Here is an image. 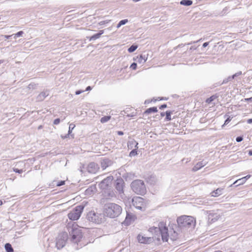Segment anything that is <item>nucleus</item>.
<instances>
[{
    "label": "nucleus",
    "instance_id": "nucleus-27",
    "mask_svg": "<svg viewBox=\"0 0 252 252\" xmlns=\"http://www.w3.org/2000/svg\"><path fill=\"white\" fill-rule=\"evenodd\" d=\"M202 167V165H201V163H200V162H198L192 168V171L194 172L197 171Z\"/></svg>",
    "mask_w": 252,
    "mask_h": 252
},
{
    "label": "nucleus",
    "instance_id": "nucleus-20",
    "mask_svg": "<svg viewBox=\"0 0 252 252\" xmlns=\"http://www.w3.org/2000/svg\"><path fill=\"white\" fill-rule=\"evenodd\" d=\"M245 183V179H243L242 178L239 179L235 181L232 185L230 186L232 187L233 185H235V187H237L239 185H241L244 184Z\"/></svg>",
    "mask_w": 252,
    "mask_h": 252
},
{
    "label": "nucleus",
    "instance_id": "nucleus-19",
    "mask_svg": "<svg viewBox=\"0 0 252 252\" xmlns=\"http://www.w3.org/2000/svg\"><path fill=\"white\" fill-rule=\"evenodd\" d=\"M222 189L218 188L211 192V195L214 197L218 196L222 194Z\"/></svg>",
    "mask_w": 252,
    "mask_h": 252
},
{
    "label": "nucleus",
    "instance_id": "nucleus-17",
    "mask_svg": "<svg viewBox=\"0 0 252 252\" xmlns=\"http://www.w3.org/2000/svg\"><path fill=\"white\" fill-rule=\"evenodd\" d=\"M103 33H104L103 30L99 31L98 33L94 34V35L90 37V38H89L90 41L95 40L99 38Z\"/></svg>",
    "mask_w": 252,
    "mask_h": 252
},
{
    "label": "nucleus",
    "instance_id": "nucleus-52",
    "mask_svg": "<svg viewBox=\"0 0 252 252\" xmlns=\"http://www.w3.org/2000/svg\"><path fill=\"white\" fill-rule=\"evenodd\" d=\"M92 90V87L91 86H88L85 91H89Z\"/></svg>",
    "mask_w": 252,
    "mask_h": 252
},
{
    "label": "nucleus",
    "instance_id": "nucleus-30",
    "mask_svg": "<svg viewBox=\"0 0 252 252\" xmlns=\"http://www.w3.org/2000/svg\"><path fill=\"white\" fill-rule=\"evenodd\" d=\"M137 47H138L137 45L133 44L130 47H129L128 48V51L129 53H132L136 50Z\"/></svg>",
    "mask_w": 252,
    "mask_h": 252
},
{
    "label": "nucleus",
    "instance_id": "nucleus-1",
    "mask_svg": "<svg viewBox=\"0 0 252 252\" xmlns=\"http://www.w3.org/2000/svg\"><path fill=\"white\" fill-rule=\"evenodd\" d=\"M149 231L152 233L156 238L158 240H159L160 236H161L163 242H167L168 240V228L165 225L164 222H159L158 227L150 228Z\"/></svg>",
    "mask_w": 252,
    "mask_h": 252
},
{
    "label": "nucleus",
    "instance_id": "nucleus-15",
    "mask_svg": "<svg viewBox=\"0 0 252 252\" xmlns=\"http://www.w3.org/2000/svg\"><path fill=\"white\" fill-rule=\"evenodd\" d=\"M49 94V93L48 91L46 90L45 91H43L38 95L36 97V100L38 101H43Z\"/></svg>",
    "mask_w": 252,
    "mask_h": 252
},
{
    "label": "nucleus",
    "instance_id": "nucleus-23",
    "mask_svg": "<svg viewBox=\"0 0 252 252\" xmlns=\"http://www.w3.org/2000/svg\"><path fill=\"white\" fill-rule=\"evenodd\" d=\"M193 2L191 0H182L180 3L182 5L190 6L192 4Z\"/></svg>",
    "mask_w": 252,
    "mask_h": 252
},
{
    "label": "nucleus",
    "instance_id": "nucleus-39",
    "mask_svg": "<svg viewBox=\"0 0 252 252\" xmlns=\"http://www.w3.org/2000/svg\"><path fill=\"white\" fill-rule=\"evenodd\" d=\"M36 85L35 84H32L31 83V84H29L28 86V88L29 89H34L36 88Z\"/></svg>",
    "mask_w": 252,
    "mask_h": 252
},
{
    "label": "nucleus",
    "instance_id": "nucleus-13",
    "mask_svg": "<svg viewBox=\"0 0 252 252\" xmlns=\"http://www.w3.org/2000/svg\"><path fill=\"white\" fill-rule=\"evenodd\" d=\"M113 164V161L109 158H103L100 161L101 167L103 170L105 169L107 167L111 166Z\"/></svg>",
    "mask_w": 252,
    "mask_h": 252
},
{
    "label": "nucleus",
    "instance_id": "nucleus-22",
    "mask_svg": "<svg viewBox=\"0 0 252 252\" xmlns=\"http://www.w3.org/2000/svg\"><path fill=\"white\" fill-rule=\"evenodd\" d=\"M158 111L157 108L156 107H150L147 109L145 112V114H149L153 112H157Z\"/></svg>",
    "mask_w": 252,
    "mask_h": 252
},
{
    "label": "nucleus",
    "instance_id": "nucleus-37",
    "mask_svg": "<svg viewBox=\"0 0 252 252\" xmlns=\"http://www.w3.org/2000/svg\"><path fill=\"white\" fill-rule=\"evenodd\" d=\"M242 74V71H238L237 72H236V73H235L234 74H233V75L231 76V78L235 79V77H238L240 75H241Z\"/></svg>",
    "mask_w": 252,
    "mask_h": 252
},
{
    "label": "nucleus",
    "instance_id": "nucleus-10",
    "mask_svg": "<svg viewBox=\"0 0 252 252\" xmlns=\"http://www.w3.org/2000/svg\"><path fill=\"white\" fill-rule=\"evenodd\" d=\"M113 179V176H111L103 180L98 185L99 188L103 190H107L110 187V185Z\"/></svg>",
    "mask_w": 252,
    "mask_h": 252
},
{
    "label": "nucleus",
    "instance_id": "nucleus-12",
    "mask_svg": "<svg viewBox=\"0 0 252 252\" xmlns=\"http://www.w3.org/2000/svg\"><path fill=\"white\" fill-rule=\"evenodd\" d=\"M137 240L139 243L147 244L151 243L153 240V238L139 234L137 236Z\"/></svg>",
    "mask_w": 252,
    "mask_h": 252
},
{
    "label": "nucleus",
    "instance_id": "nucleus-21",
    "mask_svg": "<svg viewBox=\"0 0 252 252\" xmlns=\"http://www.w3.org/2000/svg\"><path fill=\"white\" fill-rule=\"evenodd\" d=\"M147 58L145 55H141L139 57H137V62L140 63H143L147 61Z\"/></svg>",
    "mask_w": 252,
    "mask_h": 252
},
{
    "label": "nucleus",
    "instance_id": "nucleus-40",
    "mask_svg": "<svg viewBox=\"0 0 252 252\" xmlns=\"http://www.w3.org/2000/svg\"><path fill=\"white\" fill-rule=\"evenodd\" d=\"M136 67H137V63H133L131 65H130V68H132V69L133 70H135L136 69Z\"/></svg>",
    "mask_w": 252,
    "mask_h": 252
},
{
    "label": "nucleus",
    "instance_id": "nucleus-9",
    "mask_svg": "<svg viewBox=\"0 0 252 252\" xmlns=\"http://www.w3.org/2000/svg\"><path fill=\"white\" fill-rule=\"evenodd\" d=\"M133 206L136 209L142 210L144 208V199L140 197H134L132 200Z\"/></svg>",
    "mask_w": 252,
    "mask_h": 252
},
{
    "label": "nucleus",
    "instance_id": "nucleus-46",
    "mask_svg": "<svg viewBox=\"0 0 252 252\" xmlns=\"http://www.w3.org/2000/svg\"><path fill=\"white\" fill-rule=\"evenodd\" d=\"M84 92V91H82V90H77L75 92V94L79 95Z\"/></svg>",
    "mask_w": 252,
    "mask_h": 252
},
{
    "label": "nucleus",
    "instance_id": "nucleus-60",
    "mask_svg": "<svg viewBox=\"0 0 252 252\" xmlns=\"http://www.w3.org/2000/svg\"><path fill=\"white\" fill-rule=\"evenodd\" d=\"M149 102H150V101L147 100L145 101V103H148Z\"/></svg>",
    "mask_w": 252,
    "mask_h": 252
},
{
    "label": "nucleus",
    "instance_id": "nucleus-51",
    "mask_svg": "<svg viewBox=\"0 0 252 252\" xmlns=\"http://www.w3.org/2000/svg\"><path fill=\"white\" fill-rule=\"evenodd\" d=\"M208 44H209V42H205L203 44V47L204 48H205L208 45Z\"/></svg>",
    "mask_w": 252,
    "mask_h": 252
},
{
    "label": "nucleus",
    "instance_id": "nucleus-48",
    "mask_svg": "<svg viewBox=\"0 0 252 252\" xmlns=\"http://www.w3.org/2000/svg\"><path fill=\"white\" fill-rule=\"evenodd\" d=\"M251 177V175H247L246 176L244 177H243L242 179H245V182H246V181L250 178V177Z\"/></svg>",
    "mask_w": 252,
    "mask_h": 252
},
{
    "label": "nucleus",
    "instance_id": "nucleus-63",
    "mask_svg": "<svg viewBox=\"0 0 252 252\" xmlns=\"http://www.w3.org/2000/svg\"><path fill=\"white\" fill-rule=\"evenodd\" d=\"M192 49H193V47L192 46V47H190V49L191 50Z\"/></svg>",
    "mask_w": 252,
    "mask_h": 252
},
{
    "label": "nucleus",
    "instance_id": "nucleus-36",
    "mask_svg": "<svg viewBox=\"0 0 252 252\" xmlns=\"http://www.w3.org/2000/svg\"><path fill=\"white\" fill-rule=\"evenodd\" d=\"M138 148H135L133 150H132L129 153V156L130 157H132V156H135V155H136L137 154V149Z\"/></svg>",
    "mask_w": 252,
    "mask_h": 252
},
{
    "label": "nucleus",
    "instance_id": "nucleus-57",
    "mask_svg": "<svg viewBox=\"0 0 252 252\" xmlns=\"http://www.w3.org/2000/svg\"><path fill=\"white\" fill-rule=\"evenodd\" d=\"M202 40V39L201 38V39H199V40H197V41H193V42H192V43H197V42H198L200 41V40ZM191 43H192V42H191V43H188V44H191Z\"/></svg>",
    "mask_w": 252,
    "mask_h": 252
},
{
    "label": "nucleus",
    "instance_id": "nucleus-14",
    "mask_svg": "<svg viewBox=\"0 0 252 252\" xmlns=\"http://www.w3.org/2000/svg\"><path fill=\"white\" fill-rule=\"evenodd\" d=\"M98 169V165L94 162L90 163L87 167V170L90 173H95Z\"/></svg>",
    "mask_w": 252,
    "mask_h": 252
},
{
    "label": "nucleus",
    "instance_id": "nucleus-42",
    "mask_svg": "<svg viewBox=\"0 0 252 252\" xmlns=\"http://www.w3.org/2000/svg\"><path fill=\"white\" fill-rule=\"evenodd\" d=\"M64 184H65L64 181H61L57 183V186L60 187V186L64 185Z\"/></svg>",
    "mask_w": 252,
    "mask_h": 252
},
{
    "label": "nucleus",
    "instance_id": "nucleus-47",
    "mask_svg": "<svg viewBox=\"0 0 252 252\" xmlns=\"http://www.w3.org/2000/svg\"><path fill=\"white\" fill-rule=\"evenodd\" d=\"M166 107H167V105L166 104H163L161 105L159 107V109H163L165 108Z\"/></svg>",
    "mask_w": 252,
    "mask_h": 252
},
{
    "label": "nucleus",
    "instance_id": "nucleus-28",
    "mask_svg": "<svg viewBox=\"0 0 252 252\" xmlns=\"http://www.w3.org/2000/svg\"><path fill=\"white\" fill-rule=\"evenodd\" d=\"M75 126L73 124H70L69 126V129H68V135H70L71 136V137H72V138L73 137V134H71V133L72 132V130L75 127Z\"/></svg>",
    "mask_w": 252,
    "mask_h": 252
},
{
    "label": "nucleus",
    "instance_id": "nucleus-32",
    "mask_svg": "<svg viewBox=\"0 0 252 252\" xmlns=\"http://www.w3.org/2000/svg\"><path fill=\"white\" fill-rule=\"evenodd\" d=\"M217 98V96L216 95H212L211 97H210L209 98H208L206 99V102L207 103H210L211 102H212L214 100H215Z\"/></svg>",
    "mask_w": 252,
    "mask_h": 252
},
{
    "label": "nucleus",
    "instance_id": "nucleus-44",
    "mask_svg": "<svg viewBox=\"0 0 252 252\" xmlns=\"http://www.w3.org/2000/svg\"><path fill=\"white\" fill-rule=\"evenodd\" d=\"M243 140V138L242 136H238L236 139V140L237 142H241L242 140Z\"/></svg>",
    "mask_w": 252,
    "mask_h": 252
},
{
    "label": "nucleus",
    "instance_id": "nucleus-11",
    "mask_svg": "<svg viewBox=\"0 0 252 252\" xmlns=\"http://www.w3.org/2000/svg\"><path fill=\"white\" fill-rule=\"evenodd\" d=\"M124 185L125 182L122 178L117 179L115 182L114 186L115 189L120 194L124 193Z\"/></svg>",
    "mask_w": 252,
    "mask_h": 252
},
{
    "label": "nucleus",
    "instance_id": "nucleus-61",
    "mask_svg": "<svg viewBox=\"0 0 252 252\" xmlns=\"http://www.w3.org/2000/svg\"><path fill=\"white\" fill-rule=\"evenodd\" d=\"M2 204V202L1 200H0V206H1Z\"/></svg>",
    "mask_w": 252,
    "mask_h": 252
},
{
    "label": "nucleus",
    "instance_id": "nucleus-41",
    "mask_svg": "<svg viewBox=\"0 0 252 252\" xmlns=\"http://www.w3.org/2000/svg\"><path fill=\"white\" fill-rule=\"evenodd\" d=\"M13 171L16 172V173H22L23 172V170L22 169H19L18 168H14L13 169Z\"/></svg>",
    "mask_w": 252,
    "mask_h": 252
},
{
    "label": "nucleus",
    "instance_id": "nucleus-25",
    "mask_svg": "<svg viewBox=\"0 0 252 252\" xmlns=\"http://www.w3.org/2000/svg\"><path fill=\"white\" fill-rule=\"evenodd\" d=\"M105 195L104 196L106 197H113L115 196V193L113 191H110V190H104Z\"/></svg>",
    "mask_w": 252,
    "mask_h": 252
},
{
    "label": "nucleus",
    "instance_id": "nucleus-16",
    "mask_svg": "<svg viewBox=\"0 0 252 252\" xmlns=\"http://www.w3.org/2000/svg\"><path fill=\"white\" fill-rule=\"evenodd\" d=\"M220 218V216L217 213H210L208 215V219L212 222L217 221Z\"/></svg>",
    "mask_w": 252,
    "mask_h": 252
},
{
    "label": "nucleus",
    "instance_id": "nucleus-34",
    "mask_svg": "<svg viewBox=\"0 0 252 252\" xmlns=\"http://www.w3.org/2000/svg\"><path fill=\"white\" fill-rule=\"evenodd\" d=\"M232 79H233V78H231V76H228V77L224 79L223 80V81L221 83V85L222 84H226L227 83H228L229 81H231Z\"/></svg>",
    "mask_w": 252,
    "mask_h": 252
},
{
    "label": "nucleus",
    "instance_id": "nucleus-8",
    "mask_svg": "<svg viewBox=\"0 0 252 252\" xmlns=\"http://www.w3.org/2000/svg\"><path fill=\"white\" fill-rule=\"evenodd\" d=\"M68 239V234L66 232H62L58 235L56 239V247L60 250L63 248L65 245Z\"/></svg>",
    "mask_w": 252,
    "mask_h": 252
},
{
    "label": "nucleus",
    "instance_id": "nucleus-24",
    "mask_svg": "<svg viewBox=\"0 0 252 252\" xmlns=\"http://www.w3.org/2000/svg\"><path fill=\"white\" fill-rule=\"evenodd\" d=\"M4 248L6 252H13L14 250L10 243L5 244Z\"/></svg>",
    "mask_w": 252,
    "mask_h": 252
},
{
    "label": "nucleus",
    "instance_id": "nucleus-18",
    "mask_svg": "<svg viewBox=\"0 0 252 252\" xmlns=\"http://www.w3.org/2000/svg\"><path fill=\"white\" fill-rule=\"evenodd\" d=\"M138 142H137L134 139H132L128 141L127 147L128 149H132L133 147H134L135 148H138Z\"/></svg>",
    "mask_w": 252,
    "mask_h": 252
},
{
    "label": "nucleus",
    "instance_id": "nucleus-2",
    "mask_svg": "<svg viewBox=\"0 0 252 252\" xmlns=\"http://www.w3.org/2000/svg\"><path fill=\"white\" fill-rule=\"evenodd\" d=\"M68 231L70 237V241L72 243H74V245L76 244L77 246L75 248L76 250L79 249V247L82 248L83 246H85V244L80 243L83 235L79 228L75 227H72L69 228Z\"/></svg>",
    "mask_w": 252,
    "mask_h": 252
},
{
    "label": "nucleus",
    "instance_id": "nucleus-38",
    "mask_svg": "<svg viewBox=\"0 0 252 252\" xmlns=\"http://www.w3.org/2000/svg\"><path fill=\"white\" fill-rule=\"evenodd\" d=\"M231 120V118H230V117H228L227 118V119L225 120V122H224V124L222 125V127L224 126V125H227L229 122Z\"/></svg>",
    "mask_w": 252,
    "mask_h": 252
},
{
    "label": "nucleus",
    "instance_id": "nucleus-54",
    "mask_svg": "<svg viewBox=\"0 0 252 252\" xmlns=\"http://www.w3.org/2000/svg\"><path fill=\"white\" fill-rule=\"evenodd\" d=\"M117 133L119 135H123L124 134V132L122 131H118Z\"/></svg>",
    "mask_w": 252,
    "mask_h": 252
},
{
    "label": "nucleus",
    "instance_id": "nucleus-4",
    "mask_svg": "<svg viewBox=\"0 0 252 252\" xmlns=\"http://www.w3.org/2000/svg\"><path fill=\"white\" fill-rule=\"evenodd\" d=\"M177 221L181 228L193 227L195 225V220L191 216H182L178 218Z\"/></svg>",
    "mask_w": 252,
    "mask_h": 252
},
{
    "label": "nucleus",
    "instance_id": "nucleus-31",
    "mask_svg": "<svg viewBox=\"0 0 252 252\" xmlns=\"http://www.w3.org/2000/svg\"><path fill=\"white\" fill-rule=\"evenodd\" d=\"M111 119L110 116H105L102 117L100 119V122L102 123H104L108 122Z\"/></svg>",
    "mask_w": 252,
    "mask_h": 252
},
{
    "label": "nucleus",
    "instance_id": "nucleus-49",
    "mask_svg": "<svg viewBox=\"0 0 252 252\" xmlns=\"http://www.w3.org/2000/svg\"><path fill=\"white\" fill-rule=\"evenodd\" d=\"M70 135H68V133L66 135H65L64 136H63V135H61V137L63 138V139H65V138H66L67 137H69Z\"/></svg>",
    "mask_w": 252,
    "mask_h": 252
},
{
    "label": "nucleus",
    "instance_id": "nucleus-62",
    "mask_svg": "<svg viewBox=\"0 0 252 252\" xmlns=\"http://www.w3.org/2000/svg\"><path fill=\"white\" fill-rule=\"evenodd\" d=\"M3 63V61L0 60V64Z\"/></svg>",
    "mask_w": 252,
    "mask_h": 252
},
{
    "label": "nucleus",
    "instance_id": "nucleus-55",
    "mask_svg": "<svg viewBox=\"0 0 252 252\" xmlns=\"http://www.w3.org/2000/svg\"><path fill=\"white\" fill-rule=\"evenodd\" d=\"M246 100L248 101L252 102V97L248 98H246Z\"/></svg>",
    "mask_w": 252,
    "mask_h": 252
},
{
    "label": "nucleus",
    "instance_id": "nucleus-59",
    "mask_svg": "<svg viewBox=\"0 0 252 252\" xmlns=\"http://www.w3.org/2000/svg\"><path fill=\"white\" fill-rule=\"evenodd\" d=\"M160 115H161V116L162 117H164V115H165V113H164V112H161V113H160Z\"/></svg>",
    "mask_w": 252,
    "mask_h": 252
},
{
    "label": "nucleus",
    "instance_id": "nucleus-26",
    "mask_svg": "<svg viewBox=\"0 0 252 252\" xmlns=\"http://www.w3.org/2000/svg\"><path fill=\"white\" fill-rule=\"evenodd\" d=\"M95 188L94 187L91 186L88 188L86 191V194H89L91 195L92 193H93L94 192V190H95Z\"/></svg>",
    "mask_w": 252,
    "mask_h": 252
},
{
    "label": "nucleus",
    "instance_id": "nucleus-3",
    "mask_svg": "<svg viewBox=\"0 0 252 252\" xmlns=\"http://www.w3.org/2000/svg\"><path fill=\"white\" fill-rule=\"evenodd\" d=\"M122 208L118 204L109 203L106 204L104 209V214L111 218L118 217L122 213Z\"/></svg>",
    "mask_w": 252,
    "mask_h": 252
},
{
    "label": "nucleus",
    "instance_id": "nucleus-64",
    "mask_svg": "<svg viewBox=\"0 0 252 252\" xmlns=\"http://www.w3.org/2000/svg\"><path fill=\"white\" fill-rule=\"evenodd\" d=\"M215 252H222L221 251H216Z\"/></svg>",
    "mask_w": 252,
    "mask_h": 252
},
{
    "label": "nucleus",
    "instance_id": "nucleus-35",
    "mask_svg": "<svg viewBox=\"0 0 252 252\" xmlns=\"http://www.w3.org/2000/svg\"><path fill=\"white\" fill-rule=\"evenodd\" d=\"M24 32L23 31H19L16 33L13 34L14 38L16 39L17 37L22 36Z\"/></svg>",
    "mask_w": 252,
    "mask_h": 252
},
{
    "label": "nucleus",
    "instance_id": "nucleus-6",
    "mask_svg": "<svg viewBox=\"0 0 252 252\" xmlns=\"http://www.w3.org/2000/svg\"><path fill=\"white\" fill-rule=\"evenodd\" d=\"M87 218L90 221L99 224L104 220V214L90 211L88 213Z\"/></svg>",
    "mask_w": 252,
    "mask_h": 252
},
{
    "label": "nucleus",
    "instance_id": "nucleus-45",
    "mask_svg": "<svg viewBox=\"0 0 252 252\" xmlns=\"http://www.w3.org/2000/svg\"><path fill=\"white\" fill-rule=\"evenodd\" d=\"M60 122V119L59 118H57V119H56L54 121V125H58Z\"/></svg>",
    "mask_w": 252,
    "mask_h": 252
},
{
    "label": "nucleus",
    "instance_id": "nucleus-29",
    "mask_svg": "<svg viewBox=\"0 0 252 252\" xmlns=\"http://www.w3.org/2000/svg\"><path fill=\"white\" fill-rule=\"evenodd\" d=\"M128 22L127 19H124L120 21L117 25V28H119L121 26L125 25Z\"/></svg>",
    "mask_w": 252,
    "mask_h": 252
},
{
    "label": "nucleus",
    "instance_id": "nucleus-58",
    "mask_svg": "<svg viewBox=\"0 0 252 252\" xmlns=\"http://www.w3.org/2000/svg\"><path fill=\"white\" fill-rule=\"evenodd\" d=\"M248 154L250 156H252V150H250Z\"/></svg>",
    "mask_w": 252,
    "mask_h": 252
},
{
    "label": "nucleus",
    "instance_id": "nucleus-50",
    "mask_svg": "<svg viewBox=\"0 0 252 252\" xmlns=\"http://www.w3.org/2000/svg\"><path fill=\"white\" fill-rule=\"evenodd\" d=\"M13 34L12 35H5L4 36V38L6 39H9L11 36H13Z\"/></svg>",
    "mask_w": 252,
    "mask_h": 252
},
{
    "label": "nucleus",
    "instance_id": "nucleus-5",
    "mask_svg": "<svg viewBox=\"0 0 252 252\" xmlns=\"http://www.w3.org/2000/svg\"><path fill=\"white\" fill-rule=\"evenodd\" d=\"M132 190L136 193L143 195L146 192V188L144 181L141 180H135L131 184Z\"/></svg>",
    "mask_w": 252,
    "mask_h": 252
},
{
    "label": "nucleus",
    "instance_id": "nucleus-43",
    "mask_svg": "<svg viewBox=\"0 0 252 252\" xmlns=\"http://www.w3.org/2000/svg\"><path fill=\"white\" fill-rule=\"evenodd\" d=\"M110 21V20H105V21H101L99 23V24L100 25H103L106 23H108Z\"/></svg>",
    "mask_w": 252,
    "mask_h": 252
},
{
    "label": "nucleus",
    "instance_id": "nucleus-33",
    "mask_svg": "<svg viewBox=\"0 0 252 252\" xmlns=\"http://www.w3.org/2000/svg\"><path fill=\"white\" fill-rule=\"evenodd\" d=\"M171 114H172V112L170 111H167L165 112V114H166L165 119H166V120H167V121H170L171 120Z\"/></svg>",
    "mask_w": 252,
    "mask_h": 252
},
{
    "label": "nucleus",
    "instance_id": "nucleus-53",
    "mask_svg": "<svg viewBox=\"0 0 252 252\" xmlns=\"http://www.w3.org/2000/svg\"><path fill=\"white\" fill-rule=\"evenodd\" d=\"M200 163H201L202 167L204 166L207 163L206 162H204L203 161H200Z\"/></svg>",
    "mask_w": 252,
    "mask_h": 252
},
{
    "label": "nucleus",
    "instance_id": "nucleus-56",
    "mask_svg": "<svg viewBox=\"0 0 252 252\" xmlns=\"http://www.w3.org/2000/svg\"><path fill=\"white\" fill-rule=\"evenodd\" d=\"M247 123L248 124H252V119H249L247 120Z\"/></svg>",
    "mask_w": 252,
    "mask_h": 252
},
{
    "label": "nucleus",
    "instance_id": "nucleus-7",
    "mask_svg": "<svg viewBox=\"0 0 252 252\" xmlns=\"http://www.w3.org/2000/svg\"><path fill=\"white\" fill-rule=\"evenodd\" d=\"M84 206L78 205L68 214V218L73 220H77L80 217L84 210Z\"/></svg>",
    "mask_w": 252,
    "mask_h": 252
}]
</instances>
